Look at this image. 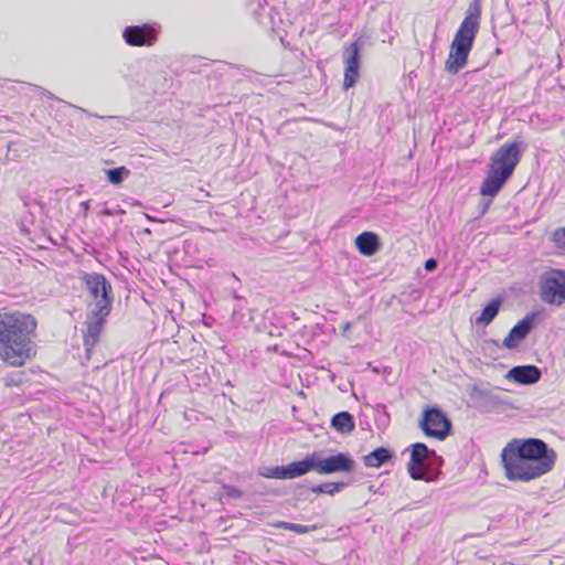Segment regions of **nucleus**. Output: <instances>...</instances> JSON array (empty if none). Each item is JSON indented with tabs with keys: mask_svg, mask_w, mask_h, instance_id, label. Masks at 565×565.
Wrapping results in <instances>:
<instances>
[{
	"mask_svg": "<svg viewBox=\"0 0 565 565\" xmlns=\"http://www.w3.org/2000/svg\"><path fill=\"white\" fill-rule=\"evenodd\" d=\"M343 487L344 484L342 482H326L321 484H316L311 487L310 490L316 494L328 493L332 495L339 492Z\"/></svg>",
	"mask_w": 565,
	"mask_h": 565,
	"instance_id": "aec40b11",
	"label": "nucleus"
},
{
	"mask_svg": "<svg viewBox=\"0 0 565 565\" xmlns=\"http://www.w3.org/2000/svg\"><path fill=\"white\" fill-rule=\"evenodd\" d=\"M504 477L526 483L548 473L556 462V451L539 438H513L501 451Z\"/></svg>",
	"mask_w": 565,
	"mask_h": 565,
	"instance_id": "f257e3e1",
	"label": "nucleus"
},
{
	"mask_svg": "<svg viewBox=\"0 0 565 565\" xmlns=\"http://www.w3.org/2000/svg\"><path fill=\"white\" fill-rule=\"evenodd\" d=\"M407 471H408L411 478L414 480H422V479H424V477L426 475L424 463L408 462Z\"/></svg>",
	"mask_w": 565,
	"mask_h": 565,
	"instance_id": "4be33fe9",
	"label": "nucleus"
},
{
	"mask_svg": "<svg viewBox=\"0 0 565 565\" xmlns=\"http://www.w3.org/2000/svg\"><path fill=\"white\" fill-rule=\"evenodd\" d=\"M522 152L521 142L512 140L507 141L492 153L487 175L480 185L479 193L481 196L492 200L499 193L512 175Z\"/></svg>",
	"mask_w": 565,
	"mask_h": 565,
	"instance_id": "7ed1b4c3",
	"label": "nucleus"
},
{
	"mask_svg": "<svg viewBox=\"0 0 565 565\" xmlns=\"http://www.w3.org/2000/svg\"><path fill=\"white\" fill-rule=\"evenodd\" d=\"M126 43L131 46H152L157 41V32L152 25H131L122 32Z\"/></svg>",
	"mask_w": 565,
	"mask_h": 565,
	"instance_id": "f8f14e48",
	"label": "nucleus"
},
{
	"mask_svg": "<svg viewBox=\"0 0 565 565\" xmlns=\"http://www.w3.org/2000/svg\"><path fill=\"white\" fill-rule=\"evenodd\" d=\"M553 241L565 249V227L557 228L553 232Z\"/></svg>",
	"mask_w": 565,
	"mask_h": 565,
	"instance_id": "b1692460",
	"label": "nucleus"
},
{
	"mask_svg": "<svg viewBox=\"0 0 565 565\" xmlns=\"http://www.w3.org/2000/svg\"><path fill=\"white\" fill-rule=\"evenodd\" d=\"M508 377L519 384H534L541 377L540 370L534 365H522L512 367Z\"/></svg>",
	"mask_w": 565,
	"mask_h": 565,
	"instance_id": "2eb2a0df",
	"label": "nucleus"
},
{
	"mask_svg": "<svg viewBox=\"0 0 565 565\" xmlns=\"http://www.w3.org/2000/svg\"><path fill=\"white\" fill-rule=\"evenodd\" d=\"M355 467V461L349 454L339 452L337 455L315 459V471L319 475H331L335 472H351Z\"/></svg>",
	"mask_w": 565,
	"mask_h": 565,
	"instance_id": "9d476101",
	"label": "nucleus"
},
{
	"mask_svg": "<svg viewBox=\"0 0 565 565\" xmlns=\"http://www.w3.org/2000/svg\"><path fill=\"white\" fill-rule=\"evenodd\" d=\"M225 493L231 498H239L242 495V492L237 488L231 486L225 487Z\"/></svg>",
	"mask_w": 565,
	"mask_h": 565,
	"instance_id": "393cba45",
	"label": "nucleus"
},
{
	"mask_svg": "<svg viewBox=\"0 0 565 565\" xmlns=\"http://www.w3.org/2000/svg\"><path fill=\"white\" fill-rule=\"evenodd\" d=\"M88 291L90 301L88 307L92 309H111V286L106 277L99 273H86L79 277Z\"/></svg>",
	"mask_w": 565,
	"mask_h": 565,
	"instance_id": "0eeeda50",
	"label": "nucleus"
},
{
	"mask_svg": "<svg viewBox=\"0 0 565 565\" xmlns=\"http://www.w3.org/2000/svg\"><path fill=\"white\" fill-rule=\"evenodd\" d=\"M331 427L342 434V435H345V434H349L351 433L354 427H355V424H354V418L353 416L348 413V412H340V413H337L332 418H331Z\"/></svg>",
	"mask_w": 565,
	"mask_h": 565,
	"instance_id": "dca6fc26",
	"label": "nucleus"
},
{
	"mask_svg": "<svg viewBox=\"0 0 565 565\" xmlns=\"http://www.w3.org/2000/svg\"><path fill=\"white\" fill-rule=\"evenodd\" d=\"M356 250L364 257H372L381 249L380 236L372 231L360 233L354 239Z\"/></svg>",
	"mask_w": 565,
	"mask_h": 565,
	"instance_id": "4468645a",
	"label": "nucleus"
},
{
	"mask_svg": "<svg viewBox=\"0 0 565 565\" xmlns=\"http://www.w3.org/2000/svg\"><path fill=\"white\" fill-rule=\"evenodd\" d=\"M348 55L344 57L343 88L353 87L360 77V45L358 41L351 42L344 49Z\"/></svg>",
	"mask_w": 565,
	"mask_h": 565,
	"instance_id": "9b49d317",
	"label": "nucleus"
},
{
	"mask_svg": "<svg viewBox=\"0 0 565 565\" xmlns=\"http://www.w3.org/2000/svg\"><path fill=\"white\" fill-rule=\"evenodd\" d=\"M316 458L317 452H312L307 455L300 461H294L287 466L267 468L266 471L262 473V476L270 479H295L308 473L311 470H315Z\"/></svg>",
	"mask_w": 565,
	"mask_h": 565,
	"instance_id": "6e6552de",
	"label": "nucleus"
},
{
	"mask_svg": "<svg viewBox=\"0 0 565 565\" xmlns=\"http://www.w3.org/2000/svg\"><path fill=\"white\" fill-rule=\"evenodd\" d=\"M20 383H21V381H19V382H14V381H12V382H7V385H8V386H9V385H19Z\"/></svg>",
	"mask_w": 565,
	"mask_h": 565,
	"instance_id": "cd10ccee",
	"label": "nucleus"
},
{
	"mask_svg": "<svg viewBox=\"0 0 565 565\" xmlns=\"http://www.w3.org/2000/svg\"><path fill=\"white\" fill-rule=\"evenodd\" d=\"M108 181L114 185H119L126 178L129 177L130 171L126 167L110 169L106 172Z\"/></svg>",
	"mask_w": 565,
	"mask_h": 565,
	"instance_id": "412c9836",
	"label": "nucleus"
},
{
	"mask_svg": "<svg viewBox=\"0 0 565 565\" xmlns=\"http://www.w3.org/2000/svg\"><path fill=\"white\" fill-rule=\"evenodd\" d=\"M428 455V447L423 443H416L412 446L409 462L424 463Z\"/></svg>",
	"mask_w": 565,
	"mask_h": 565,
	"instance_id": "6ab92c4d",
	"label": "nucleus"
},
{
	"mask_svg": "<svg viewBox=\"0 0 565 565\" xmlns=\"http://www.w3.org/2000/svg\"><path fill=\"white\" fill-rule=\"evenodd\" d=\"M110 310L105 307L104 309H90L85 322L86 331L84 333V345L87 353H90L97 344Z\"/></svg>",
	"mask_w": 565,
	"mask_h": 565,
	"instance_id": "1a4fd4ad",
	"label": "nucleus"
},
{
	"mask_svg": "<svg viewBox=\"0 0 565 565\" xmlns=\"http://www.w3.org/2000/svg\"><path fill=\"white\" fill-rule=\"evenodd\" d=\"M436 266H437V263L434 258L427 259L425 262V268L427 270H434L436 268Z\"/></svg>",
	"mask_w": 565,
	"mask_h": 565,
	"instance_id": "bb28decb",
	"label": "nucleus"
},
{
	"mask_svg": "<svg viewBox=\"0 0 565 565\" xmlns=\"http://www.w3.org/2000/svg\"><path fill=\"white\" fill-rule=\"evenodd\" d=\"M318 529H320V525H318V524H313V525H302V524H297V523L291 524V531L297 534H307L311 531H317Z\"/></svg>",
	"mask_w": 565,
	"mask_h": 565,
	"instance_id": "5701e85b",
	"label": "nucleus"
},
{
	"mask_svg": "<svg viewBox=\"0 0 565 565\" xmlns=\"http://www.w3.org/2000/svg\"><path fill=\"white\" fill-rule=\"evenodd\" d=\"M502 301L500 298L492 299L482 310L481 315L476 318V323L488 326L499 313Z\"/></svg>",
	"mask_w": 565,
	"mask_h": 565,
	"instance_id": "a211bd4d",
	"label": "nucleus"
},
{
	"mask_svg": "<svg viewBox=\"0 0 565 565\" xmlns=\"http://www.w3.org/2000/svg\"><path fill=\"white\" fill-rule=\"evenodd\" d=\"M481 8L479 1L470 3L465 19L461 21L450 44L445 70L457 74L467 65L469 53L480 28Z\"/></svg>",
	"mask_w": 565,
	"mask_h": 565,
	"instance_id": "20e7f679",
	"label": "nucleus"
},
{
	"mask_svg": "<svg viewBox=\"0 0 565 565\" xmlns=\"http://www.w3.org/2000/svg\"><path fill=\"white\" fill-rule=\"evenodd\" d=\"M540 299L552 306L559 307L565 302V271L551 268L539 279Z\"/></svg>",
	"mask_w": 565,
	"mask_h": 565,
	"instance_id": "39448f33",
	"label": "nucleus"
},
{
	"mask_svg": "<svg viewBox=\"0 0 565 565\" xmlns=\"http://www.w3.org/2000/svg\"><path fill=\"white\" fill-rule=\"evenodd\" d=\"M534 315L525 316L519 321L508 333L503 340V345L507 349L513 350L520 345L525 337L531 332L533 328Z\"/></svg>",
	"mask_w": 565,
	"mask_h": 565,
	"instance_id": "ddd939ff",
	"label": "nucleus"
},
{
	"mask_svg": "<svg viewBox=\"0 0 565 565\" xmlns=\"http://www.w3.org/2000/svg\"><path fill=\"white\" fill-rule=\"evenodd\" d=\"M419 428L426 437L445 440L451 433V422L439 407H425L423 409Z\"/></svg>",
	"mask_w": 565,
	"mask_h": 565,
	"instance_id": "423d86ee",
	"label": "nucleus"
},
{
	"mask_svg": "<svg viewBox=\"0 0 565 565\" xmlns=\"http://www.w3.org/2000/svg\"><path fill=\"white\" fill-rule=\"evenodd\" d=\"M562 565H565V563H564V564H562Z\"/></svg>",
	"mask_w": 565,
	"mask_h": 565,
	"instance_id": "c85d7f7f",
	"label": "nucleus"
},
{
	"mask_svg": "<svg viewBox=\"0 0 565 565\" xmlns=\"http://www.w3.org/2000/svg\"><path fill=\"white\" fill-rule=\"evenodd\" d=\"M392 455L388 449L379 447L369 455L364 456L363 462L370 468H380L383 463L391 460Z\"/></svg>",
	"mask_w": 565,
	"mask_h": 565,
	"instance_id": "f3484780",
	"label": "nucleus"
},
{
	"mask_svg": "<svg viewBox=\"0 0 565 565\" xmlns=\"http://www.w3.org/2000/svg\"><path fill=\"white\" fill-rule=\"evenodd\" d=\"M291 524L292 523L286 522V521H276V522L271 523V526L276 527V529H284V530L291 531Z\"/></svg>",
	"mask_w": 565,
	"mask_h": 565,
	"instance_id": "a878e982",
	"label": "nucleus"
},
{
	"mask_svg": "<svg viewBox=\"0 0 565 565\" xmlns=\"http://www.w3.org/2000/svg\"><path fill=\"white\" fill-rule=\"evenodd\" d=\"M36 331L38 321L33 315L0 309V360L11 367H21L34 359Z\"/></svg>",
	"mask_w": 565,
	"mask_h": 565,
	"instance_id": "f03ea898",
	"label": "nucleus"
}]
</instances>
